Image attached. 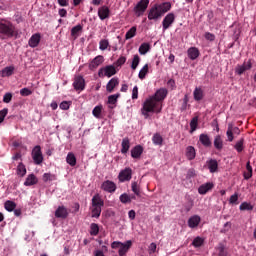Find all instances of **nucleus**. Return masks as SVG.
<instances>
[{"label": "nucleus", "mask_w": 256, "mask_h": 256, "mask_svg": "<svg viewBox=\"0 0 256 256\" xmlns=\"http://www.w3.org/2000/svg\"><path fill=\"white\" fill-rule=\"evenodd\" d=\"M167 93V89L160 88L158 91H156L155 95L145 100L141 111L142 115H144L146 119L149 117V113H161L163 109L161 101L167 97Z\"/></svg>", "instance_id": "1"}, {"label": "nucleus", "mask_w": 256, "mask_h": 256, "mask_svg": "<svg viewBox=\"0 0 256 256\" xmlns=\"http://www.w3.org/2000/svg\"><path fill=\"white\" fill-rule=\"evenodd\" d=\"M171 11V3L163 2L161 4H154L148 11L149 21H159L165 13Z\"/></svg>", "instance_id": "2"}, {"label": "nucleus", "mask_w": 256, "mask_h": 256, "mask_svg": "<svg viewBox=\"0 0 256 256\" xmlns=\"http://www.w3.org/2000/svg\"><path fill=\"white\" fill-rule=\"evenodd\" d=\"M19 32L13 22L3 20L0 21V40L7 41V39H13V37H17Z\"/></svg>", "instance_id": "3"}, {"label": "nucleus", "mask_w": 256, "mask_h": 256, "mask_svg": "<svg viewBox=\"0 0 256 256\" xmlns=\"http://www.w3.org/2000/svg\"><path fill=\"white\" fill-rule=\"evenodd\" d=\"M105 205V202L101 199L99 194H95L92 197V209H91V217L95 219H99L101 217V208Z\"/></svg>", "instance_id": "4"}, {"label": "nucleus", "mask_w": 256, "mask_h": 256, "mask_svg": "<svg viewBox=\"0 0 256 256\" xmlns=\"http://www.w3.org/2000/svg\"><path fill=\"white\" fill-rule=\"evenodd\" d=\"M147 7H149V0H140L134 7V13L136 17L143 16L147 11Z\"/></svg>", "instance_id": "5"}, {"label": "nucleus", "mask_w": 256, "mask_h": 256, "mask_svg": "<svg viewBox=\"0 0 256 256\" xmlns=\"http://www.w3.org/2000/svg\"><path fill=\"white\" fill-rule=\"evenodd\" d=\"M113 75H117V69L113 65L105 66L98 71L99 77H113Z\"/></svg>", "instance_id": "6"}, {"label": "nucleus", "mask_w": 256, "mask_h": 256, "mask_svg": "<svg viewBox=\"0 0 256 256\" xmlns=\"http://www.w3.org/2000/svg\"><path fill=\"white\" fill-rule=\"evenodd\" d=\"M32 159L35 165H41V163H43V152L41 151V146L37 145L33 148Z\"/></svg>", "instance_id": "7"}, {"label": "nucleus", "mask_w": 256, "mask_h": 256, "mask_svg": "<svg viewBox=\"0 0 256 256\" xmlns=\"http://www.w3.org/2000/svg\"><path fill=\"white\" fill-rule=\"evenodd\" d=\"M132 177H133V170L130 167L125 168L118 175V179L120 183H125V181H131Z\"/></svg>", "instance_id": "8"}, {"label": "nucleus", "mask_w": 256, "mask_h": 256, "mask_svg": "<svg viewBox=\"0 0 256 256\" xmlns=\"http://www.w3.org/2000/svg\"><path fill=\"white\" fill-rule=\"evenodd\" d=\"M173 23H175V14L171 12V13H168L162 21L163 31H167V29H169V27H171Z\"/></svg>", "instance_id": "9"}, {"label": "nucleus", "mask_w": 256, "mask_h": 256, "mask_svg": "<svg viewBox=\"0 0 256 256\" xmlns=\"http://www.w3.org/2000/svg\"><path fill=\"white\" fill-rule=\"evenodd\" d=\"M101 189L106 193H115L117 191V184L111 180H106L102 183Z\"/></svg>", "instance_id": "10"}, {"label": "nucleus", "mask_w": 256, "mask_h": 256, "mask_svg": "<svg viewBox=\"0 0 256 256\" xmlns=\"http://www.w3.org/2000/svg\"><path fill=\"white\" fill-rule=\"evenodd\" d=\"M73 87L75 91H85V79L83 76H76L74 78Z\"/></svg>", "instance_id": "11"}, {"label": "nucleus", "mask_w": 256, "mask_h": 256, "mask_svg": "<svg viewBox=\"0 0 256 256\" xmlns=\"http://www.w3.org/2000/svg\"><path fill=\"white\" fill-rule=\"evenodd\" d=\"M111 16V10H109V7L102 6L98 9V17L101 19V21H105V19H109Z\"/></svg>", "instance_id": "12"}, {"label": "nucleus", "mask_w": 256, "mask_h": 256, "mask_svg": "<svg viewBox=\"0 0 256 256\" xmlns=\"http://www.w3.org/2000/svg\"><path fill=\"white\" fill-rule=\"evenodd\" d=\"M55 217L57 219H67L69 217V211L65 206H59L55 211Z\"/></svg>", "instance_id": "13"}, {"label": "nucleus", "mask_w": 256, "mask_h": 256, "mask_svg": "<svg viewBox=\"0 0 256 256\" xmlns=\"http://www.w3.org/2000/svg\"><path fill=\"white\" fill-rule=\"evenodd\" d=\"M39 43H41V34L39 33L32 35L28 41V45L29 47H32V49H35V47H38Z\"/></svg>", "instance_id": "14"}, {"label": "nucleus", "mask_w": 256, "mask_h": 256, "mask_svg": "<svg viewBox=\"0 0 256 256\" xmlns=\"http://www.w3.org/2000/svg\"><path fill=\"white\" fill-rule=\"evenodd\" d=\"M199 223H201V216L199 215H193L188 219V227H190V229L199 227Z\"/></svg>", "instance_id": "15"}, {"label": "nucleus", "mask_w": 256, "mask_h": 256, "mask_svg": "<svg viewBox=\"0 0 256 256\" xmlns=\"http://www.w3.org/2000/svg\"><path fill=\"white\" fill-rule=\"evenodd\" d=\"M213 187H215V185L213 184V182H208L205 184H202L199 188H198V193L200 195H207V193H209V191H211V189H213Z\"/></svg>", "instance_id": "16"}, {"label": "nucleus", "mask_w": 256, "mask_h": 256, "mask_svg": "<svg viewBox=\"0 0 256 256\" xmlns=\"http://www.w3.org/2000/svg\"><path fill=\"white\" fill-rule=\"evenodd\" d=\"M103 61H105V59L103 58V56H101V55L96 56V57L89 63V69H91V71H93L94 69H97V67H99V65H102Z\"/></svg>", "instance_id": "17"}, {"label": "nucleus", "mask_w": 256, "mask_h": 256, "mask_svg": "<svg viewBox=\"0 0 256 256\" xmlns=\"http://www.w3.org/2000/svg\"><path fill=\"white\" fill-rule=\"evenodd\" d=\"M119 86V78L114 77L112 79L109 80V82L106 85V91L108 93H113L115 87Z\"/></svg>", "instance_id": "18"}, {"label": "nucleus", "mask_w": 256, "mask_h": 256, "mask_svg": "<svg viewBox=\"0 0 256 256\" xmlns=\"http://www.w3.org/2000/svg\"><path fill=\"white\" fill-rule=\"evenodd\" d=\"M215 251L217 256H229V251L223 243H219L218 246L215 248Z\"/></svg>", "instance_id": "19"}, {"label": "nucleus", "mask_w": 256, "mask_h": 256, "mask_svg": "<svg viewBox=\"0 0 256 256\" xmlns=\"http://www.w3.org/2000/svg\"><path fill=\"white\" fill-rule=\"evenodd\" d=\"M141 155H143V146L137 145L131 150V157L133 159H140Z\"/></svg>", "instance_id": "20"}, {"label": "nucleus", "mask_w": 256, "mask_h": 256, "mask_svg": "<svg viewBox=\"0 0 256 256\" xmlns=\"http://www.w3.org/2000/svg\"><path fill=\"white\" fill-rule=\"evenodd\" d=\"M38 182L39 180L35 174H29L26 178V181L24 182V185L26 187H31V185H37Z\"/></svg>", "instance_id": "21"}, {"label": "nucleus", "mask_w": 256, "mask_h": 256, "mask_svg": "<svg viewBox=\"0 0 256 256\" xmlns=\"http://www.w3.org/2000/svg\"><path fill=\"white\" fill-rule=\"evenodd\" d=\"M121 147H122L121 153L123 155H125V153H127L129 149H131V141L129 140L128 137H125L124 139H122Z\"/></svg>", "instance_id": "22"}, {"label": "nucleus", "mask_w": 256, "mask_h": 256, "mask_svg": "<svg viewBox=\"0 0 256 256\" xmlns=\"http://www.w3.org/2000/svg\"><path fill=\"white\" fill-rule=\"evenodd\" d=\"M187 53H188V57H189V59H191V61H195V59H197L200 55L199 49L197 47L189 48Z\"/></svg>", "instance_id": "23"}, {"label": "nucleus", "mask_w": 256, "mask_h": 256, "mask_svg": "<svg viewBox=\"0 0 256 256\" xmlns=\"http://www.w3.org/2000/svg\"><path fill=\"white\" fill-rule=\"evenodd\" d=\"M193 97L196 101H202V99L205 97V93L203 92V88L196 87L193 92Z\"/></svg>", "instance_id": "24"}, {"label": "nucleus", "mask_w": 256, "mask_h": 256, "mask_svg": "<svg viewBox=\"0 0 256 256\" xmlns=\"http://www.w3.org/2000/svg\"><path fill=\"white\" fill-rule=\"evenodd\" d=\"M121 97V94H113L108 97V105L109 109H115V105H117V99Z\"/></svg>", "instance_id": "25"}, {"label": "nucleus", "mask_w": 256, "mask_h": 256, "mask_svg": "<svg viewBox=\"0 0 256 256\" xmlns=\"http://www.w3.org/2000/svg\"><path fill=\"white\" fill-rule=\"evenodd\" d=\"M197 153L195 151V147L193 146H188L186 148V157L188 161H193V159H195Z\"/></svg>", "instance_id": "26"}, {"label": "nucleus", "mask_w": 256, "mask_h": 256, "mask_svg": "<svg viewBox=\"0 0 256 256\" xmlns=\"http://www.w3.org/2000/svg\"><path fill=\"white\" fill-rule=\"evenodd\" d=\"M66 163H68L70 167H75V165H77V157H75V154L73 152H69L67 154Z\"/></svg>", "instance_id": "27"}, {"label": "nucleus", "mask_w": 256, "mask_h": 256, "mask_svg": "<svg viewBox=\"0 0 256 256\" xmlns=\"http://www.w3.org/2000/svg\"><path fill=\"white\" fill-rule=\"evenodd\" d=\"M199 141L204 147H211V138L207 134H200Z\"/></svg>", "instance_id": "28"}, {"label": "nucleus", "mask_w": 256, "mask_h": 256, "mask_svg": "<svg viewBox=\"0 0 256 256\" xmlns=\"http://www.w3.org/2000/svg\"><path fill=\"white\" fill-rule=\"evenodd\" d=\"M208 169L210 173H217V170L219 169V163L215 159H211L208 161Z\"/></svg>", "instance_id": "29"}, {"label": "nucleus", "mask_w": 256, "mask_h": 256, "mask_svg": "<svg viewBox=\"0 0 256 256\" xmlns=\"http://www.w3.org/2000/svg\"><path fill=\"white\" fill-rule=\"evenodd\" d=\"M15 71V67L7 66L1 70V77H11Z\"/></svg>", "instance_id": "30"}, {"label": "nucleus", "mask_w": 256, "mask_h": 256, "mask_svg": "<svg viewBox=\"0 0 256 256\" xmlns=\"http://www.w3.org/2000/svg\"><path fill=\"white\" fill-rule=\"evenodd\" d=\"M81 31H83V26L81 24L74 26L71 29V37H73V39H77V37H79V34L81 33Z\"/></svg>", "instance_id": "31"}, {"label": "nucleus", "mask_w": 256, "mask_h": 256, "mask_svg": "<svg viewBox=\"0 0 256 256\" xmlns=\"http://www.w3.org/2000/svg\"><path fill=\"white\" fill-rule=\"evenodd\" d=\"M131 247V241H128L126 244H122V246H120L118 253L120 256H125L127 255V251H129Z\"/></svg>", "instance_id": "32"}, {"label": "nucleus", "mask_w": 256, "mask_h": 256, "mask_svg": "<svg viewBox=\"0 0 256 256\" xmlns=\"http://www.w3.org/2000/svg\"><path fill=\"white\" fill-rule=\"evenodd\" d=\"M17 207V203L11 201V200H7L5 203H4V208L6 209V211H8L9 213L15 211Z\"/></svg>", "instance_id": "33"}, {"label": "nucleus", "mask_w": 256, "mask_h": 256, "mask_svg": "<svg viewBox=\"0 0 256 256\" xmlns=\"http://www.w3.org/2000/svg\"><path fill=\"white\" fill-rule=\"evenodd\" d=\"M151 49V45L149 43H142L139 47L140 55H147Z\"/></svg>", "instance_id": "34"}, {"label": "nucleus", "mask_w": 256, "mask_h": 256, "mask_svg": "<svg viewBox=\"0 0 256 256\" xmlns=\"http://www.w3.org/2000/svg\"><path fill=\"white\" fill-rule=\"evenodd\" d=\"M135 35H137V26H133L131 27L125 34V39L129 40V39H133V37H135Z\"/></svg>", "instance_id": "35"}, {"label": "nucleus", "mask_w": 256, "mask_h": 256, "mask_svg": "<svg viewBox=\"0 0 256 256\" xmlns=\"http://www.w3.org/2000/svg\"><path fill=\"white\" fill-rule=\"evenodd\" d=\"M147 73H149V64H145L142 69L139 71L138 77L143 81L145 77H147Z\"/></svg>", "instance_id": "36"}, {"label": "nucleus", "mask_w": 256, "mask_h": 256, "mask_svg": "<svg viewBox=\"0 0 256 256\" xmlns=\"http://www.w3.org/2000/svg\"><path fill=\"white\" fill-rule=\"evenodd\" d=\"M214 147L217 151H221L223 149V139L221 136L217 135L214 139Z\"/></svg>", "instance_id": "37"}, {"label": "nucleus", "mask_w": 256, "mask_h": 256, "mask_svg": "<svg viewBox=\"0 0 256 256\" xmlns=\"http://www.w3.org/2000/svg\"><path fill=\"white\" fill-rule=\"evenodd\" d=\"M199 125V117L195 116L190 121V133L197 131V126Z\"/></svg>", "instance_id": "38"}, {"label": "nucleus", "mask_w": 256, "mask_h": 256, "mask_svg": "<svg viewBox=\"0 0 256 256\" xmlns=\"http://www.w3.org/2000/svg\"><path fill=\"white\" fill-rule=\"evenodd\" d=\"M204 243H205V239H203L202 237H199V236L194 238V240L192 241V245L196 249L199 248V247H203Z\"/></svg>", "instance_id": "39"}, {"label": "nucleus", "mask_w": 256, "mask_h": 256, "mask_svg": "<svg viewBox=\"0 0 256 256\" xmlns=\"http://www.w3.org/2000/svg\"><path fill=\"white\" fill-rule=\"evenodd\" d=\"M17 174L20 175V177H25V175H27V168H25V165L22 162L17 166Z\"/></svg>", "instance_id": "40"}, {"label": "nucleus", "mask_w": 256, "mask_h": 256, "mask_svg": "<svg viewBox=\"0 0 256 256\" xmlns=\"http://www.w3.org/2000/svg\"><path fill=\"white\" fill-rule=\"evenodd\" d=\"M152 143L154 145H163V136L159 133L154 134L152 137Z\"/></svg>", "instance_id": "41"}, {"label": "nucleus", "mask_w": 256, "mask_h": 256, "mask_svg": "<svg viewBox=\"0 0 256 256\" xmlns=\"http://www.w3.org/2000/svg\"><path fill=\"white\" fill-rule=\"evenodd\" d=\"M139 63H141V57H139V55L136 54L132 59L131 69L135 71L137 67H139Z\"/></svg>", "instance_id": "42"}, {"label": "nucleus", "mask_w": 256, "mask_h": 256, "mask_svg": "<svg viewBox=\"0 0 256 256\" xmlns=\"http://www.w3.org/2000/svg\"><path fill=\"white\" fill-rule=\"evenodd\" d=\"M90 235H92L93 237H97V235H99V224L92 223L90 225Z\"/></svg>", "instance_id": "43"}, {"label": "nucleus", "mask_w": 256, "mask_h": 256, "mask_svg": "<svg viewBox=\"0 0 256 256\" xmlns=\"http://www.w3.org/2000/svg\"><path fill=\"white\" fill-rule=\"evenodd\" d=\"M102 111H103L102 105L95 106L94 109L92 110V115H94L96 119H101Z\"/></svg>", "instance_id": "44"}, {"label": "nucleus", "mask_w": 256, "mask_h": 256, "mask_svg": "<svg viewBox=\"0 0 256 256\" xmlns=\"http://www.w3.org/2000/svg\"><path fill=\"white\" fill-rule=\"evenodd\" d=\"M240 211H253L254 207L251 203L242 202L239 206Z\"/></svg>", "instance_id": "45"}, {"label": "nucleus", "mask_w": 256, "mask_h": 256, "mask_svg": "<svg viewBox=\"0 0 256 256\" xmlns=\"http://www.w3.org/2000/svg\"><path fill=\"white\" fill-rule=\"evenodd\" d=\"M42 179H43L44 183H47L48 181H55L57 179V176H55V174H51V173H44L42 176Z\"/></svg>", "instance_id": "46"}, {"label": "nucleus", "mask_w": 256, "mask_h": 256, "mask_svg": "<svg viewBox=\"0 0 256 256\" xmlns=\"http://www.w3.org/2000/svg\"><path fill=\"white\" fill-rule=\"evenodd\" d=\"M244 143L245 139L241 138L238 142H236L234 149H236L238 153H241L243 149H245V146H243Z\"/></svg>", "instance_id": "47"}, {"label": "nucleus", "mask_w": 256, "mask_h": 256, "mask_svg": "<svg viewBox=\"0 0 256 256\" xmlns=\"http://www.w3.org/2000/svg\"><path fill=\"white\" fill-rule=\"evenodd\" d=\"M131 187L134 195L141 197V188L139 187V184H137V182H132Z\"/></svg>", "instance_id": "48"}, {"label": "nucleus", "mask_w": 256, "mask_h": 256, "mask_svg": "<svg viewBox=\"0 0 256 256\" xmlns=\"http://www.w3.org/2000/svg\"><path fill=\"white\" fill-rule=\"evenodd\" d=\"M99 49L100 51H106V49H109V40L107 39L100 40Z\"/></svg>", "instance_id": "49"}, {"label": "nucleus", "mask_w": 256, "mask_h": 256, "mask_svg": "<svg viewBox=\"0 0 256 256\" xmlns=\"http://www.w3.org/2000/svg\"><path fill=\"white\" fill-rule=\"evenodd\" d=\"M120 201L121 203H124V205H127V203H131V196H129L127 193H124L120 195Z\"/></svg>", "instance_id": "50"}, {"label": "nucleus", "mask_w": 256, "mask_h": 256, "mask_svg": "<svg viewBox=\"0 0 256 256\" xmlns=\"http://www.w3.org/2000/svg\"><path fill=\"white\" fill-rule=\"evenodd\" d=\"M239 195L237 193L233 194L229 199L230 205H239Z\"/></svg>", "instance_id": "51"}, {"label": "nucleus", "mask_w": 256, "mask_h": 256, "mask_svg": "<svg viewBox=\"0 0 256 256\" xmlns=\"http://www.w3.org/2000/svg\"><path fill=\"white\" fill-rule=\"evenodd\" d=\"M226 135H227L228 141H230V143H231L234 139V137H233V125L230 124L228 126Z\"/></svg>", "instance_id": "52"}, {"label": "nucleus", "mask_w": 256, "mask_h": 256, "mask_svg": "<svg viewBox=\"0 0 256 256\" xmlns=\"http://www.w3.org/2000/svg\"><path fill=\"white\" fill-rule=\"evenodd\" d=\"M20 95L22 97H29V95H33V91H31L29 88H22L20 90Z\"/></svg>", "instance_id": "53"}, {"label": "nucleus", "mask_w": 256, "mask_h": 256, "mask_svg": "<svg viewBox=\"0 0 256 256\" xmlns=\"http://www.w3.org/2000/svg\"><path fill=\"white\" fill-rule=\"evenodd\" d=\"M204 37H205L206 41H214L215 40V34H213L211 32H206L204 34Z\"/></svg>", "instance_id": "54"}, {"label": "nucleus", "mask_w": 256, "mask_h": 256, "mask_svg": "<svg viewBox=\"0 0 256 256\" xmlns=\"http://www.w3.org/2000/svg\"><path fill=\"white\" fill-rule=\"evenodd\" d=\"M127 61V58L125 56H121L117 61H116V65L117 67H121V65H125Z\"/></svg>", "instance_id": "55"}, {"label": "nucleus", "mask_w": 256, "mask_h": 256, "mask_svg": "<svg viewBox=\"0 0 256 256\" xmlns=\"http://www.w3.org/2000/svg\"><path fill=\"white\" fill-rule=\"evenodd\" d=\"M132 99H139V87L134 86L132 90Z\"/></svg>", "instance_id": "56"}, {"label": "nucleus", "mask_w": 256, "mask_h": 256, "mask_svg": "<svg viewBox=\"0 0 256 256\" xmlns=\"http://www.w3.org/2000/svg\"><path fill=\"white\" fill-rule=\"evenodd\" d=\"M11 99H13V94L11 93H6L3 97V102L4 103H11Z\"/></svg>", "instance_id": "57"}, {"label": "nucleus", "mask_w": 256, "mask_h": 256, "mask_svg": "<svg viewBox=\"0 0 256 256\" xmlns=\"http://www.w3.org/2000/svg\"><path fill=\"white\" fill-rule=\"evenodd\" d=\"M242 67L244 68V71H249V69L253 67V64H251V60H248L243 63Z\"/></svg>", "instance_id": "58"}, {"label": "nucleus", "mask_w": 256, "mask_h": 256, "mask_svg": "<svg viewBox=\"0 0 256 256\" xmlns=\"http://www.w3.org/2000/svg\"><path fill=\"white\" fill-rule=\"evenodd\" d=\"M7 113H9V109L7 108L0 110V119L5 121V117H7Z\"/></svg>", "instance_id": "59"}, {"label": "nucleus", "mask_w": 256, "mask_h": 256, "mask_svg": "<svg viewBox=\"0 0 256 256\" xmlns=\"http://www.w3.org/2000/svg\"><path fill=\"white\" fill-rule=\"evenodd\" d=\"M60 109H62L63 111H67V110L69 109V102L63 101V102L60 104Z\"/></svg>", "instance_id": "60"}, {"label": "nucleus", "mask_w": 256, "mask_h": 256, "mask_svg": "<svg viewBox=\"0 0 256 256\" xmlns=\"http://www.w3.org/2000/svg\"><path fill=\"white\" fill-rule=\"evenodd\" d=\"M245 71H246V70H245V68H244L242 65H239V66L236 67V73H237L238 75H243V73H244Z\"/></svg>", "instance_id": "61"}, {"label": "nucleus", "mask_w": 256, "mask_h": 256, "mask_svg": "<svg viewBox=\"0 0 256 256\" xmlns=\"http://www.w3.org/2000/svg\"><path fill=\"white\" fill-rule=\"evenodd\" d=\"M123 243L119 242V241H114L111 244L112 249H120V247L122 246Z\"/></svg>", "instance_id": "62"}, {"label": "nucleus", "mask_w": 256, "mask_h": 256, "mask_svg": "<svg viewBox=\"0 0 256 256\" xmlns=\"http://www.w3.org/2000/svg\"><path fill=\"white\" fill-rule=\"evenodd\" d=\"M244 179L248 181V179H251L253 177V172L246 171L244 172Z\"/></svg>", "instance_id": "63"}, {"label": "nucleus", "mask_w": 256, "mask_h": 256, "mask_svg": "<svg viewBox=\"0 0 256 256\" xmlns=\"http://www.w3.org/2000/svg\"><path fill=\"white\" fill-rule=\"evenodd\" d=\"M58 14L60 17H67V10L65 8L59 9Z\"/></svg>", "instance_id": "64"}]
</instances>
